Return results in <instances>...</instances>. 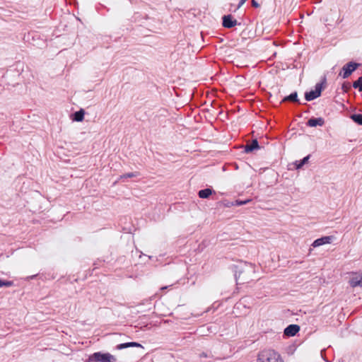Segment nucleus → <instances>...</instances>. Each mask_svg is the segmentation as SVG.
Masks as SVG:
<instances>
[{
	"instance_id": "obj_1",
	"label": "nucleus",
	"mask_w": 362,
	"mask_h": 362,
	"mask_svg": "<svg viewBox=\"0 0 362 362\" xmlns=\"http://www.w3.org/2000/svg\"><path fill=\"white\" fill-rule=\"evenodd\" d=\"M257 362H284L281 355L273 349H264L257 356Z\"/></svg>"
},
{
	"instance_id": "obj_2",
	"label": "nucleus",
	"mask_w": 362,
	"mask_h": 362,
	"mask_svg": "<svg viewBox=\"0 0 362 362\" xmlns=\"http://www.w3.org/2000/svg\"><path fill=\"white\" fill-rule=\"evenodd\" d=\"M116 361L115 356L110 353L95 352L89 356L88 362H116Z\"/></svg>"
},
{
	"instance_id": "obj_3",
	"label": "nucleus",
	"mask_w": 362,
	"mask_h": 362,
	"mask_svg": "<svg viewBox=\"0 0 362 362\" xmlns=\"http://www.w3.org/2000/svg\"><path fill=\"white\" fill-rule=\"evenodd\" d=\"M326 83V78H324L321 83H318L315 85V89L314 90H310L309 92H306L305 94V100L308 101H311L317 98H318L321 92L323 89V85Z\"/></svg>"
},
{
	"instance_id": "obj_4",
	"label": "nucleus",
	"mask_w": 362,
	"mask_h": 362,
	"mask_svg": "<svg viewBox=\"0 0 362 362\" xmlns=\"http://www.w3.org/2000/svg\"><path fill=\"white\" fill-rule=\"evenodd\" d=\"M358 64L349 62L342 67L343 73H341L340 74L342 76L343 78H346L358 68Z\"/></svg>"
},
{
	"instance_id": "obj_5",
	"label": "nucleus",
	"mask_w": 362,
	"mask_h": 362,
	"mask_svg": "<svg viewBox=\"0 0 362 362\" xmlns=\"http://www.w3.org/2000/svg\"><path fill=\"white\" fill-rule=\"evenodd\" d=\"M332 236H324L320 238L316 239L312 244V246L314 247H317L325 244L331 243L333 240Z\"/></svg>"
},
{
	"instance_id": "obj_6",
	"label": "nucleus",
	"mask_w": 362,
	"mask_h": 362,
	"mask_svg": "<svg viewBox=\"0 0 362 362\" xmlns=\"http://www.w3.org/2000/svg\"><path fill=\"white\" fill-rule=\"evenodd\" d=\"M237 25V21L233 20L231 15L224 16L223 17V25L225 28H230Z\"/></svg>"
},
{
	"instance_id": "obj_7",
	"label": "nucleus",
	"mask_w": 362,
	"mask_h": 362,
	"mask_svg": "<svg viewBox=\"0 0 362 362\" xmlns=\"http://www.w3.org/2000/svg\"><path fill=\"white\" fill-rule=\"evenodd\" d=\"M300 330V327L297 325H290L284 329V334L288 337L295 336Z\"/></svg>"
},
{
	"instance_id": "obj_8",
	"label": "nucleus",
	"mask_w": 362,
	"mask_h": 362,
	"mask_svg": "<svg viewBox=\"0 0 362 362\" xmlns=\"http://www.w3.org/2000/svg\"><path fill=\"white\" fill-rule=\"evenodd\" d=\"M349 284L351 287H362V274L354 275L349 280Z\"/></svg>"
},
{
	"instance_id": "obj_9",
	"label": "nucleus",
	"mask_w": 362,
	"mask_h": 362,
	"mask_svg": "<svg viewBox=\"0 0 362 362\" xmlns=\"http://www.w3.org/2000/svg\"><path fill=\"white\" fill-rule=\"evenodd\" d=\"M325 122L322 117L318 118H311L308 122V125L309 127H317V126H322Z\"/></svg>"
},
{
	"instance_id": "obj_10",
	"label": "nucleus",
	"mask_w": 362,
	"mask_h": 362,
	"mask_svg": "<svg viewBox=\"0 0 362 362\" xmlns=\"http://www.w3.org/2000/svg\"><path fill=\"white\" fill-rule=\"evenodd\" d=\"M129 347H142V346L137 342H127L118 344L116 347L117 350H121Z\"/></svg>"
},
{
	"instance_id": "obj_11",
	"label": "nucleus",
	"mask_w": 362,
	"mask_h": 362,
	"mask_svg": "<svg viewBox=\"0 0 362 362\" xmlns=\"http://www.w3.org/2000/svg\"><path fill=\"white\" fill-rule=\"evenodd\" d=\"M259 148V146L258 141L256 139H255L252 141L251 144H247L245 146V151L246 153H250L255 149H258Z\"/></svg>"
},
{
	"instance_id": "obj_12",
	"label": "nucleus",
	"mask_w": 362,
	"mask_h": 362,
	"mask_svg": "<svg viewBox=\"0 0 362 362\" xmlns=\"http://www.w3.org/2000/svg\"><path fill=\"white\" fill-rule=\"evenodd\" d=\"M214 192L212 189L209 188H206L204 189H202L199 192L198 194L199 197L202 199H206L209 197L210 195H211Z\"/></svg>"
},
{
	"instance_id": "obj_13",
	"label": "nucleus",
	"mask_w": 362,
	"mask_h": 362,
	"mask_svg": "<svg viewBox=\"0 0 362 362\" xmlns=\"http://www.w3.org/2000/svg\"><path fill=\"white\" fill-rule=\"evenodd\" d=\"M287 100H290V101H292V102H298V100L297 92H293L291 94H290L289 95L285 97L282 100V102H285V101H287Z\"/></svg>"
},
{
	"instance_id": "obj_14",
	"label": "nucleus",
	"mask_w": 362,
	"mask_h": 362,
	"mask_svg": "<svg viewBox=\"0 0 362 362\" xmlns=\"http://www.w3.org/2000/svg\"><path fill=\"white\" fill-rule=\"evenodd\" d=\"M84 110H80L79 111H77L74 113V120L77 122H81L83 120L84 118Z\"/></svg>"
},
{
	"instance_id": "obj_15",
	"label": "nucleus",
	"mask_w": 362,
	"mask_h": 362,
	"mask_svg": "<svg viewBox=\"0 0 362 362\" xmlns=\"http://www.w3.org/2000/svg\"><path fill=\"white\" fill-rule=\"evenodd\" d=\"M350 118L358 124L362 125V115L353 114L350 116Z\"/></svg>"
},
{
	"instance_id": "obj_16",
	"label": "nucleus",
	"mask_w": 362,
	"mask_h": 362,
	"mask_svg": "<svg viewBox=\"0 0 362 362\" xmlns=\"http://www.w3.org/2000/svg\"><path fill=\"white\" fill-rule=\"evenodd\" d=\"M309 158H310V156H308L303 158L300 161H296V163H295L296 168L297 169L302 168L303 166V165H305L308 161Z\"/></svg>"
},
{
	"instance_id": "obj_17",
	"label": "nucleus",
	"mask_w": 362,
	"mask_h": 362,
	"mask_svg": "<svg viewBox=\"0 0 362 362\" xmlns=\"http://www.w3.org/2000/svg\"><path fill=\"white\" fill-rule=\"evenodd\" d=\"M353 87L358 89L360 92L362 91V76L353 83Z\"/></svg>"
},
{
	"instance_id": "obj_18",
	"label": "nucleus",
	"mask_w": 362,
	"mask_h": 362,
	"mask_svg": "<svg viewBox=\"0 0 362 362\" xmlns=\"http://www.w3.org/2000/svg\"><path fill=\"white\" fill-rule=\"evenodd\" d=\"M138 175H139V173H137V172L129 173H126V174L121 175L119 177V179L122 180L124 178H132V177H137Z\"/></svg>"
},
{
	"instance_id": "obj_19",
	"label": "nucleus",
	"mask_w": 362,
	"mask_h": 362,
	"mask_svg": "<svg viewBox=\"0 0 362 362\" xmlns=\"http://www.w3.org/2000/svg\"><path fill=\"white\" fill-rule=\"evenodd\" d=\"M250 199H246L245 201L236 200L234 204H232V206H241L246 204L250 202Z\"/></svg>"
},
{
	"instance_id": "obj_20",
	"label": "nucleus",
	"mask_w": 362,
	"mask_h": 362,
	"mask_svg": "<svg viewBox=\"0 0 362 362\" xmlns=\"http://www.w3.org/2000/svg\"><path fill=\"white\" fill-rule=\"evenodd\" d=\"M13 285V282L11 281H4V280H1V286H2L8 287V286H11Z\"/></svg>"
},
{
	"instance_id": "obj_21",
	"label": "nucleus",
	"mask_w": 362,
	"mask_h": 362,
	"mask_svg": "<svg viewBox=\"0 0 362 362\" xmlns=\"http://www.w3.org/2000/svg\"><path fill=\"white\" fill-rule=\"evenodd\" d=\"M252 5L255 8H258L259 6V4L255 0H252Z\"/></svg>"
},
{
	"instance_id": "obj_22",
	"label": "nucleus",
	"mask_w": 362,
	"mask_h": 362,
	"mask_svg": "<svg viewBox=\"0 0 362 362\" xmlns=\"http://www.w3.org/2000/svg\"><path fill=\"white\" fill-rule=\"evenodd\" d=\"M247 0H241L238 4V8H240L242 5H243L245 4V2Z\"/></svg>"
},
{
	"instance_id": "obj_23",
	"label": "nucleus",
	"mask_w": 362,
	"mask_h": 362,
	"mask_svg": "<svg viewBox=\"0 0 362 362\" xmlns=\"http://www.w3.org/2000/svg\"><path fill=\"white\" fill-rule=\"evenodd\" d=\"M200 357L206 358V357H208V355H207V354L203 352L202 354H200Z\"/></svg>"
},
{
	"instance_id": "obj_24",
	"label": "nucleus",
	"mask_w": 362,
	"mask_h": 362,
	"mask_svg": "<svg viewBox=\"0 0 362 362\" xmlns=\"http://www.w3.org/2000/svg\"><path fill=\"white\" fill-rule=\"evenodd\" d=\"M165 288H167V286H165V287H162V288H161V289H162V290H164V289H165Z\"/></svg>"
},
{
	"instance_id": "obj_25",
	"label": "nucleus",
	"mask_w": 362,
	"mask_h": 362,
	"mask_svg": "<svg viewBox=\"0 0 362 362\" xmlns=\"http://www.w3.org/2000/svg\"><path fill=\"white\" fill-rule=\"evenodd\" d=\"M2 287L1 286V280L0 279V288Z\"/></svg>"
}]
</instances>
